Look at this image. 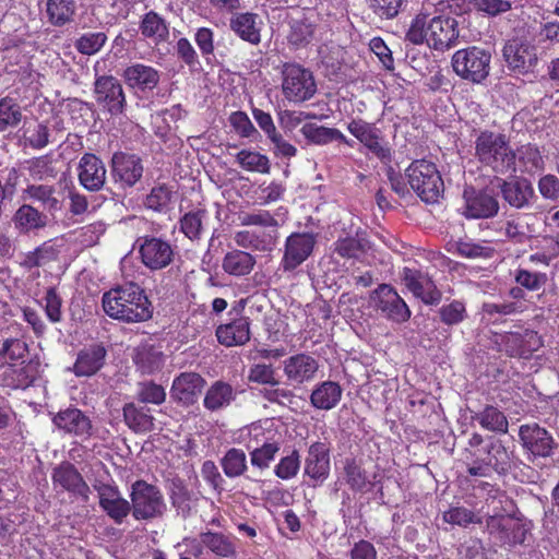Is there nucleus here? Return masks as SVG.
Masks as SVG:
<instances>
[{"label":"nucleus","mask_w":559,"mask_h":559,"mask_svg":"<svg viewBox=\"0 0 559 559\" xmlns=\"http://www.w3.org/2000/svg\"><path fill=\"white\" fill-rule=\"evenodd\" d=\"M508 69L520 75L533 72L538 63L537 46L523 38L509 39L502 48Z\"/></svg>","instance_id":"obj_8"},{"label":"nucleus","mask_w":559,"mask_h":559,"mask_svg":"<svg viewBox=\"0 0 559 559\" xmlns=\"http://www.w3.org/2000/svg\"><path fill=\"white\" fill-rule=\"evenodd\" d=\"M205 385L204 378L197 372H181L170 388L171 397L185 405L194 404Z\"/></svg>","instance_id":"obj_20"},{"label":"nucleus","mask_w":559,"mask_h":559,"mask_svg":"<svg viewBox=\"0 0 559 559\" xmlns=\"http://www.w3.org/2000/svg\"><path fill=\"white\" fill-rule=\"evenodd\" d=\"M411 188L426 203H437L441 198L444 185L435 163L416 159L406 169Z\"/></svg>","instance_id":"obj_4"},{"label":"nucleus","mask_w":559,"mask_h":559,"mask_svg":"<svg viewBox=\"0 0 559 559\" xmlns=\"http://www.w3.org/2000/svg\"><path fill=\"white\" fill-rule=\"evenodd\" d=\"M55 426L68 433L83 438L91 436L92 424L87 416L78 408L60 411L52 419Z\"/></svg>","instance_id":"obj_27"},{"label":"nucleus","mask_w":559,"mask_h":559,"mask_svg":"<svg viewBox=\"0 0 559 559\" xmlns=\"http://www.w3.org/2000/svg\"><path fill=\"white\" fill-rule=\"evenodd\" d=\"M107 350L102 344H92L82 348L76 356L72 372L76 377H91L105 365Z\"/></svg>","instance_id":"obj_26"},{"label":"nucleus","mask_w":559,"mask_h":559,"mask_svg":"<svg viewBox=\"0 0 559 559\" xmlns=\"http://www.w3.org/2000/svg\"><path fill=\"white\" fill-rule=\"evenodd\" d=\"M236 538L221 532L206 531L202 533V543L205 548L219 558H235L237 556Z\"/></svg>","instance_id":"obj_35"},{"label":"nucleus","mask_w":559,"mask_h":559,"mask_svg":"<svg viewBox=\"0 0 559 559\" xmlns=\"http://www.w3.org/2000/svg\"><path fill=\"white\" fill-rule=\"evenodd\" d=\"M455 250L459 255L467 259H490L495 254V249L488 241H459L455 243Z\"/></svg>","instance_id":"obj_52"},{"label":"nucleus","mask_w":559,"mask_h":559,"mask_svg":"<svg viewBox=\"0 0 559 559\" xmlns=\"http://www.w3.org/2000/svg\"><path fill=\"white\" fill-rule=\"evenodd\" d=\"M221 465L227 477L241 476L248 468L246 453L241 449L231 448L222 457Z\"/></svg>","instance_id":"obj_47"},{"label":"nucleus","mask_w":559,"mask_h":559,"mask_svg":"<svg viewBox=\"0 0 559 559\" xmlns=\"http://www.w3.org/2000/svg\"><path fill=\"white\" fill-rule=\"evenodd\" d=\"M428 15L418 14L412 21V24L406 33V40L414 45H420L424 41L428 44Z\"/></svg>","instance_id":"obj_60"},{"label":"nucleus","mask_w":559,"mask_h":559,"mask_svg":"<svg viewBox=\"0 0 559 559\" xmlns=\"http://www.w3.org/2000/svg\"><path fill=\"white\" fill-rule=\"evenodd\" d=\"M43 302L46 316L49 319V321H51L52 323L60 322L62 318V299L55 287H50L47 289Z\"/></svg>","instance_id":"obj_63"},{"label":"nucleus","mask_w":559,"mask_h":559,"mask_svg":"<svg viewBox=\"0 0 559 559\" xmlns=\"http://www.w3.org/2000/svg\"><path fill=\"white\" fill-rule=\"evenodd\" d=\"M299 467V454L297 451H293L289 455L280 460L278 464L274 467V474L283 480H288L297 475Z\"/></svg>","instance_id":"obj_61"},{"label":"nucleus","mask_w":559,"mask_h":559,"mask_svg":"<svg viewBox=\"0 0 559 559\" xmlns=\"http://www.w3.org/2000/svg\"><path fill=\"white\" fill-rule=\"evenodd\" d=\"M280 445L276 442H265L260 448H255L250 452V462L252 466L265 469L275 459Z\"/></svg>","instance_id":"obj_56"},{"label":"nucleus","mask_w":559,"mask_h":559,"mask_svg":"<svg viewBox=\"0 0 559 559\" xmlns=\"http://www.w3.org/2000/svg\"><path fill=\"white\" fill-rule=\"evenodd\" d=\"M112 175L126 187H133L143 175V165L139 156L123 152L115 153L111 159Z\"/></svg>","instance_id":"obj_23"},{"label":"nucleus","mask_w":559,"mask_h":559,"mask_svg":"<svg viewBox=\"0 0 559 559\" xmlns=\"http://www.w3.org/2000/svg\"><path fill=\"white\" fill-rule=\"evenodd\" d=\"M136 399L141 403L160 405L166 400L165 389L154 382H142L139 384Z\"/></svg>","instance_id":"obj_57"},{"label":"nucleus","mask_w":559,"mask_h":559,"mask_svg":"<svg viewBox=\"0 0 559 559\" xmlns=\"http://www.w3.org/2000/svg\"><path fill=\"white\" fill-rule=\"evenodd\" d=\"M122 412L126 425L135 433H145L154 429V417L150 408L131 402L124 404Z\"/></svg>","instance_id":"obj_33"},{"label":"nucleus","mask_w":559,"mask_h":559,"mask_svg":"<svg viewBox=\"0 0 559 559\" xmlns=\"http://www.w3.org/2000/svg\"><path fill=\"white\" fill-rule=\"evenodd\" d=\"M497 183L502 199L513 209H528L536 199L532 182L524 177H514L511 180L498 179Z\"/></svg>","instance_id":"obj_14"},{"label":"nucleus","mask_w":559,"mask_h":559,"mask_svg":"<svg viewBox=\"0 0 559 559\" xmlns=\"http://www.w3.org/2000/svg\"><path fill=\"white\" fill-rule=\"evenodd\" d=\"M28 199L39 202L43 207L51 213L61 210V203L55 195V189L47 185H31L25 189Z\"/></svg>","instance_id":"obj_44"},{"label":"nucleus","mask_w":559,"mask_h":559,"mask_svg":"<svg viewBox=\"0 0 559 559\" xmlns=\"http://www.w3.org/2000/svg\"><path fill=\"white\" fill-rule=\"evenodd\" d=\"M140 29L143 36L156 41L164 40L168 36V27L165 21L153 11L144 15Z\"/></svg>","instance_id":"obj_49"},{"label":"nucleus","mask_w":559,"mask_h":559,"mask_svg":"<svg viewBox=\"0 0 559 559\" xmlns=\"http://www.w3.org/2000/svg\"><path fill=\"white\" fill-rule=\"evenodd\" d=\"M486 528L489 534L498 535L500 542L506 544H522L524 540L523 537H519L515 534L513 537H510L509 532H514L515 530L521 531V525L514 524L503 516H489L486 521Z\"/></svg>","instance_id":"obj_43"},{"label":"nucleus","mask_w":559,"mask_h":559,"mask_svg":"<svg viewBox=\"0 0 559 559\" xmlns=\"http://www.w3.org/2000/svg\"><path fill=\"white\" fill-rule=\"evenodd\" d=\"M491 52L471 46L455 51L451 59L454 73L473 84H481L490 73Z\"/></svg>","instance_id":"obj_5"},{"label":"nucleus","mask_w":559,"mask_h":559,"mask_svg":"<svg viewBox=\"0 0 559 559\" xmlns=\"http://www.w3.org/2000/svg\"><path fill=\"white\" fill-rule=\"evenodd\" d=\"M317 239L312 233H293L284 243V253L280 263L284 272H293L313 252Z\"/></svg>","instance_id":"obj_10"},{"label":"nucleus","mask_w":559,"mask_h":559,"mask_svg":"<svg viewBox=\"0 0 559 559\" xmlns=\"http://www.w3.org/2000/svg\"><path fill=\"white\" fill-rule=\"evenodd\" d=\"M170 499L177 512L183 518L190 515L195 508L197 499L193 498L191 492L181 483H174Z\"/></svg>","instance_id":"obj_51"},{"label":"nucleus","mask_w":559,"mask_h":559,"mask_svg":"<svg viewBox=\"0 0 559 559\" xmlns=\"http://www.w3.org/2000/svg\"><path fill=\"white\" fill-rule=\"evenodd\" d=\"M282 93L290 103H304L317 92L314 78L308 69L297 63H285L282 69Z\"/></svg>","instance_id":"obj_6"},{"label":"nucleus","mask_w":559,"mask_h":559,"mask_svg":"<svg viewBox=\"0 0 559 559\" xmlns=\"http://www.w3.org/2000/svg\"><path fill=\"white\" fill-rule=\"evenodd\" d=\"M237 396L231 384L223 380L214 381L206 390L203 406L210 412H218L227 408Z\"/></svg>","instance_id":"obj_31"},{"label":"nucleus","mask_w":559,"mask_h":559,"mask_svg":"<svg viewBox=\"0 0 559 559\" xmlns=\"http://www.w3.org/2000/svg\"><path fill=\"white\" fill-rule=\"evenodd\" d=\"M463 215L467 218H491L499 212V202L488 190L468 187L463 192Z\"/></svg>","instance_id":"obj_13"},{"label":"nucleus","mask_w":559,"mask_h":559,"mask_svg":"<svg viewBox=\"0 0 559 559\" xmlns=\"http://www.w3.org/2000/svg\"><path fill=\"white\" fill-rule=\"evenodd\" d=\"M262 24L260 16L251 12L237 13L230 19V29L242 40L252 45L261 41Z\"/></svg>","instance_id":"obj_28"},{"label":"nucleus","mask_w":559,"mask_h":559,"mask_svg":"<svg viewBox=\"0 0 559 559\" xmlns=\"http://www.w3.org/2000/svg\"><path fill=\"white\" fill-rule=\"evenodd\" d=\"M217 341L226 346H241L250 340V322L248 318H239L216 329Z\"/></svg>","instance_id":"obj_32"},{"label":"nucleus","mask_w":559,"mask_h":559,"mask_svg":"<svg viewBox=\"0 0 559 559\" xmlns=\"http://www.w3.org/2000/svg\"><path fill=\"white\" fill-rule=\"evenodd\" d=\"M229 123L234 131L241 138L258 135V130L251 122L248 115L243 111L231 112L229 116Z\"/></svg>","instance_id":"obj_64"},{"label":"nucleus","mask_w":559,"mask_h":559,"mask_svg":"<svg viewBox=\"0 0 559 559\" xmlns=\"http://www.w3.org/2000/svg\"><path fill=\"white\" fill-rule=\"evenodd\" d=\"M367 2L377 15L393 19L406 7L407 0H367Z\"/></svg>","instance_id":"obj_59"},{"label":"nucleus","mask_w":559,"mask_h":559,"mask_svg":"<svg viewBox=\"0 0 559 559\" xmlns=\"http://www.w3.org/2000/svg\"><path fill=\"white\" fill-rule=\"evenodd\" d=\"M402 281L407 289L424 304L429 306L440 304L442 293L427 273L411 267H404Z\"/></svg>","instance_id":"obj_15"},{"label":"nucleus","mask_w":559,"mask_h":559,"mask_svg":"<svg viewBox=\"0 0 559 559\" xmlns=\"http://www.w3.org/2000/svg\"><path fill=\"white\" fill-rule=\"evenodd\" d=\"M106 167L95 154L85 153L79 162L80 183L88 191H99L106 182Z\"/></svg>","instance_id":"obj_21"},{"label":"nucleus","mask_w":559,"mask_h":559,"mask_svg":"<svg viewBox=\"0 0 559 559\" xmlns=\"http://www.w3.org/2000/svg\"><path fill=\"white\" fill-rule=\"evenodd\" d=\"M255 265V258L242 250H233L223 259V270L233 276L248 275Z\"/></svg>","instance_id":"obj_36"},{"label":"nucleus","mask_w":559,"mask_h":559,"mask_svg":"<svg viewBox=\"0 0 559 559\" xmlns=\"http://www.w3.org/2000/svg\"><path fill=\"white\" fill-rule=\"evenodd\" d=\"M133 360L142 373L153 374L164 365L163 352L148 343H142L135 348Z\"/></svg>","instance_id":"obj_34"},{"label":"nucleus","mask_w":559,"mask_h":559,"mask_svg":"<svg viewBox=\"0 0 559 559\" xmlns=\"http://www.w3.org/2000/svg\"><path fill=\"white\" fill-rule=\"evenodd\" d=\"M330 472V460L325 444L316 442L310 445L305 460V474L314 481H323Z\"/></svg>","instance_id":"obj_30"},{"label":"nucleus","mask_w":559,"mask_h":559,"mask_svg":"<svg viewBox=\"0 0 559 559\" xmlns=\"http://www.w3.org/2000/svg\"><path fill=\"white\" fill-rule=\"evenodd\" d=\"M103 308L110 318L129 323L146 321L153 313L144 290L134 283L105 293Z\"/></svg>","instance_id":"obj_1"},{"label":"nucleus","mask_w":559,"mask_h":559,"mask_svg":"<svg viewBox=\"0 0 559 559\" xmlns=\"http://www.w3.org/2000/svg\"><path fill=\"white\" fill-rule=\"evenodd\" d=\"M302 135L312 143L326 144L344 136L336 129L325 128L316 123H306L301 128Z\"/></svg>","instance_id":"obj_50"},{"label":"nucleus","mask_w":559,"mask_h":559,"mask_svg":"<svg viewBox=\"0 0 559 559\" xmlns=\"http://www.w3.org/2000/svg\"><path fill=\"white\" fill-rule=\"evenodd\" d=\"M107 35L104 32L85 33L74 41V48L82 55L97 53L106 44Z\"/></svg>","instance_id":"obj_53"},{"label":"nucleus","mask_w":559,"mask_h":559,"mask_svg":"<svg viewBox=\"0 0 559 559\" xmlns=\"http://www.w3.org/2000/svg\"><path fill=\"white\" fill-rule=\"evenodd\" d=\"M459 23L451 16H433L428 25V46L444 51L457 44L460 36Z\"/></svg>","instance_id":"obj_16"},{"label":"nucleus","mask_w":559,"mask_h":559,"mask_svg":"<svg viewBox=\"0 0 559 559\" xmlns=\"http://www.w3.org/2000/svg\"><path fill=\"white\" fill-rule=\"evenodd\" d=\"M514 278L521 287L531 292L540 289L547 282V275L545 273L531 272L523 269L516 271Z\"/></svg>","instance_id":"obj_62"},{"label":"nucleus","mask_w":559,"mask_h":559,"mask_svg":"<svg viewBox=\"0 0 559 559\" xmlns=\"http://www.w3.org/2000/svg\"><path fill=\"white\" fill-rule=\"evenodd\" d=\"M321 62L326 69H331L332 74H336L346 61L347 51L344 47L330 43L319 49Z\"/></svg>","instance_id":"obj_48"},{"label":"nucleus","mask_w":559,"mask_h":559,"mask_svg":"<svg viewBox=\"0 0 559 559\" xmlns=\"http://www.w3.org/2000/svg\"><path fill=\"white\" fill-rule=\"evenodd\" d=\"M95 489L103 511L116 523H122L131 511L130 502L121 496L116 486L99 484Z\"/></svg>","instance_id":"obj_19"},{"label":"nucleus","mask_w":559,"mask_h":559,"mask_svg":"<svg viewBox=\"0 0 559 559\" xmlns=\"http://www.w3.org/2000/svg\"><path fill=\"white\" fill-rule=\"evenodd\" d=\"M290 31L287 36L288 43L296 48L308 45L314 35L316 26L306 15L293 17L290 20Z\"/></svg>","instance_id":"obj_40"},{"label":"nucleus","mask_w":559,"mask_h":559,"mask_svg":"<svg viewBox=\"0 0 559 559\" xmlns=\"http://www.w3.org/2000/svg\"><path fill=\"white\" fill-rule=\"evenodd\" d=\"M173 198V187L165 183H158L154 186L146 194L144 200V206L147 210L165 214L171 209L170 205Z\"/></svg>","instance_id":"obj_42"},{"label":"nucleus","mask_w":559,"mask_h":559,"mask_svg":"<svg viewBox=\"0 0 559 559\" xmlns=\"http://www.w3.org/2000/svg\"><path fill=\"white\" fill-rule=\"evenodd\" d=\"M484 429L496 432L507 433L509 423L507 416L493 405H486L480 412L472 415Z\"/></svg>","instance_id":"obj_37"},{"label":"nucleus","mask_w":559,"mask_h":559,"mask_svg":"<svg viewBox=\"0 0 559 559\" xmlns=\"http://www.w3.org/2000/svg\"><path fill=\"white\" fill-rule=\"evenodd\" d=\"M75 13L74 0H47L46 15L53 26H63L72 21Z\"/></svg>","instance_id":"obj_41"},{"label":"nucleus","mask_w":559,"mask_h":559,"mask_svg":"<svg viewBox=\"0 0 559 559\" xmlns=\"http://www.w3.org/2000/svg\"><path fill=\"white\" fill-rule=\"evenodd\" d=\"M342 389L336 382L325 381L318 385L311 394V404L319 409H331L341 400Z\"/></svg>","instance_id":"obj_39"},{"label":"nucleus","mask_w":559,"mask_h":559,"mask_svg":"<svg viewBox=\"0 0 559 559\" xmlns=\"http://www.w3.org/2000/svg\"><path fill=\"white\" fill-rule=\"evenodd\" d=\"M519 437L523 447L535 456H550L557 447L552 436L537 424L522 425Z\"/></svg>","instance_id":"obj_17"},{"label":"nucleus","mask_w":559,"mask_h":559,"mask_svg":"<svg viewBox=\"0 0 559 559\" xmlns=\"http://www.w3.org/2000/svg\"><path fill=\"white\" fill-rule=\"evenodd\" d=\"M15 228L21 233H29L46 226L47 217L35 207L24 204L13 216Z\"/></svg>","instance_id":"obj_38"},{"label":"nucleus","mask_w":559,"mask_h":559,"mask_svg":"<svg viewBox=\"0 0 559 559\" xmlns=\"http://www.w3.org/2000/svg\"><path fill=\"white\" fill-rule=\"evenodd\" d=\"M485 456L480 457L477 451H469L472 463L467 466V474L473 477H489L491 472L498 475H507L514 461L513 451H510L503 442L490 437L484 448Z\"/></svg>","instance_id":"obj_3"},{"label":"nucleus","mask_w":559,"mask_h":559,"mask_svg":"<svg viewBox=\"0 0 559 559\" xmlns=\"http://www.w3.org/2000/svg\"><path fill=\"white\" fill-rule=\"evenodd\" d=\"M96 103L110 115L117 116L123 111L126 96L121 83L112 75H103L94 83Z\"/></svg>","instance_id":"obj_12"},{"label":"nucleus","mask_w":559,"mask_h":559,"mask_svg":"<svg viewBox=\"0 0 559 559\" xmlns=\"http://www.w3.org/2000/svg\"><path fill=\"white\" fill-rule=\"evenodd\" d=\"M22 119L19 104L12 98L5 97L0 100V131L16 127Z\"/></svg>","instance_id":"obj_54"},{"label":"nucleus","mask_w":559,"mask_h":559,"mask_svg":"<svg viewBox=\"0 0 559 559\" xmlns=\"http://www.w3.org/2000/svg\"><path fill=\"white\" fill-rule=\"evenodd\" d=\"M53 487L76 496H87L88 486L79 471L69 462H63L52 469Z\"/></svg>","instance_id":"obj_25"},{"label":"nucleus","mask_w":559,"mask_h":559,"mask_svg":"<svg viewBox=\"0 0 559 559\" xmlns=\"http://www.w3.org/2000/svg\"><path fill=\"white\" fill-rule=\"evenodd\" d=\"M126 84L135 90H153L159 82V73L151 66L132 63L122 73Z\"/></svg>","instance_id":"obj_29"},{"label":"nucleus","mask_w":559,"mask_h":559,"mask_svg":"<svg viewBox=\"0 0 559 559\" xmlns=\"http://www.w3.org/2000/svg\"><path fill=\"white\" fill-rule=\"evenodd\" d=\"M352 135L381 160L390 159V148L382 143L380 131L371 123L362 120H352Z\"/></svg>","instance_id":"obj_24"},{"label":"nucleus","mask_w":559,"mask_h":559,"mask_svg":"<svg viewBox=\"0 0 559 559\" xmlns=\"http://www.w3.org/2000/svg\"><path fill=\"white\" fill-rule=\"evenodd\" d=\"M58 257L57 249L49 242H44L41 246L37 247L35 250L27 252L23 260L21 261V265L24 269L32 270L35 267L45 266L51 261H55Z\"/></svg>","instance_id":"obj_45"},{"label":"nucleus","mask_w":559,"mask_h":559,"mask_svg":"<svg viewBox=\"0 0 559 559\" xmlns=\"http://www.w3.org/2000/svg\"><path fill=\"white\" fill-rule=\"evenodd\" d=\"M319 369L318 360L308 354H296L283 362V372L292 383L301 384L311 381Z\"/></svg>","instance_id":"obj_22"},{"label":"nucleus","mask_w":559,"mask_h":559,"mask_svg":"<svg viewBox=\"0 0 559 559\" xmlns=\"http://www.w3.org/2000/svg\"><path fill=\"white\" fill-rule=\"evenodd\" d=\"M203 217L202 211L186 213L180 219V230L191 240L200 238Z\"/></svg>","instance_id":"obj_58"},{"label":"nucleus","mask_w":559,"mask_h":559,"mask_svg":"<svg viewBox=\"0 0 559 559\" xmlns=\"http://www.w3.org/2000/svg\"><path fill=\"white\" fill-rule=\"evenodd\" d=\"M130 497L133 516L136 520L156 518L166 510L160 490L144 480H138L132 485Z\"/></svg>","instance_id":"obj_7"},{"label":"nucleus","mask_w":559,"mask_h":559,"mask_svg":"<svg viewBox=\"0 0 559 559\" xmlns=\"http://www.w3.org/2000/svg\"><path fill=\"white\" fill-rule=\"evenodd\" d=\"M236 162L247 171L269 174L270 159L266 155L252 150H241L236 154Z\"/></svg>","instance_id":"obj_46"},{"label":"nucleus","mask_w":559,"mask_h":559,"mask_svg":"<svg viewBox=\"0 0 559 559\" xmlns=\"http://www.w3.org/2000/svg\"><path fill=\"white\" fill-rule=\"evenodd\" d=\"M476 157L497 174L515 171L516 156L502 133L483 131L475 142Z\"/></svg>","instance_id":"obj_2"},{"label":"nucleus","mask_w":559,"mask_h":559,"mask_svg":"<svg viewBox=\"0 0 559 559\" xmlns=\"http://www.w3.org/2000/svg\"><path fill=\"white\" fill-rule=\"evenodd\" d=\"M440 320L447 325H456L467 317L465 304L461 300H452L438 310Z\"/></svg>","instance_id":"obj_55"},{"label":"nucleus","mask_w":559,"mask_h":559,"mask_svg":"<svg viewBox=\"0 0 559 559\" xmlns=\"http://www.w3.org/2000/svg\"><path fill=\"white\" fill-rule=\"evenodd\" d=\"M38 376V364L35 361L9 362L0 366V379L4 386L26 389Z\"/></svg>","instance_id":"obj_18"},{"label":"nucleus","mask_w":559,"mask_h":559,"mask_svg":"<svg viewBox=\"0 0 559 559\" xmlns=\"http://www.w3.org/2000/svg\"><path fill=\"white\" fill-rule=\"evenodd\" d=\"M141 262L151 271L167 267L174 259L175 251L169 241L155 236H142L138 239Z\"/></svg>","instance_id":"obj_9"},{"label":"nucleus","mask_w":559,"mask_h":559,"mask_svg":"<svg viewBox=\"0 0 559 559\" xmlns=\"http://www.w3.org/2000/svg\"><path fill=\"white\" fill-rule=\"evenodd\" d=\"M370 298L381 313L393 322L403 323L411 318L407 304L391 285L381 284L371 292Z\"/></svg>","instance_id":"obj_11"}]
</instances>
